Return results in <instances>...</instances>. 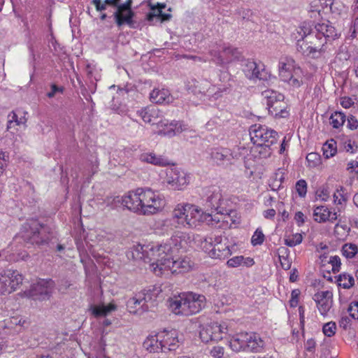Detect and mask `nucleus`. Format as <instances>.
Wrapping results in <instances>:
<instances>
[{
	"label": "nucleus",
	"instance_id": "nucleus-1",
	"mask_svg": "<svg viewBox=\"0 0 358 358\" xmlns=\"http://www.w3.org/2000/svg\"><path fill=\"white\" fill-rule=\"evenodd\" d=\"M298 52L303 56L318 59L327 52L328 44L338 39L341 33L332 23L327 20L313 25L310 22H302L292 33Z\"/></svg>",
	"mask_w": 358,
	"mask_h": 358
},
{
	"label": "nucleus",
	"instance_id": "nucleus-2",
	"mask_svg": "<svg viewBox=\"0 0 358 358\" xmlns=\"http://www.w3.org/2000/svg\"><path fill=\"white\" fill-rule=\"evenodd\" d=\"M141 249V258L149 264V269L157 276L187 273L193 268L190 257L185 256L175 259L169 245L145 244Z\"/></svg>",
	"mask_w": 358,
	"mask_h": 358
},
{
	"label": "nucleus",
	"instance_id": "nucleus-3",
	"mask_svg": "<svg viewBox=\"0 0 358 358\" xmlns=\"http://www.w3.org/2000/svg\"><path fill=\"white\" fill-rule=\"evenodd\" d=\"M122 204L140 215H151L161 212L165 205L164 196L150 188H137L122 197Z\"/></svg>",
	"mask_w": 358,
	"mask_h": 358
},
{
	"label": "nucleus",
	"instance_id": "nucleus-4",
	"mask_svg": "<svg viewBox=\"0 0 358 358\" xmlns=\"http://www.w3.org/2000/svg\"><path fill=\"white\" fill-rule=\"evenodd\" d=\"M220 222V220L213 217L212 214L203 212L199 206L189 203H178L173 208L171 217L164 221V224L171 227L195 228L201 222L208 224H214Z\"/></svg>",
	"mask_w": 358,
	"mask_h": 358
},
{
	"label": "nucleus",
	"instance_id": "nucleus-5",
	"mask_svg": "<svg viewBox=\"0 0 358 358\" xmlns=\"http://www.w3.org/2000/svg\"><path fill=\"white\" fill-rule=\"evenodd\" d=\"M206 305L203 295L193 292H183L169 299V308L176 315L189 317L199 313Z\"/></svg>",
	"mask_w": 358,
	"mask_h": 358
},
{
	"label": "nucleus",
	"instance_id": "nucleus-6",
	"mask_svg": "<svg viewBox=\"0 0 358 358\" xmlns=\"http://www.w3.org/2000/svg\"><path fill=\"white\" fill-rule=\"evenodd\" d=\"M204 197L206 206L222 215L231 216L236 213L231 208V202L223 196L222 190L217 187H210L205 189Z\"/></svg>",
	"mask_w": 358,
	"mask_h": 358
},
{
	"label": "nucleus",
	"instance_id": "nucleus-7",
	"mask_svg": "<svg viewBox=\"0 0 358 358\" xmlns=\"http://www.w3.org/2000/svg\"><path fill=\"white\" fill-rule=\"evenodd\" d=\"M209 55L214 63L224 66L238 59L240 53L237 48L220 41L210 46Z\"/></svg>",
	"mask_w": 358,
	"mask_h": 358
},
{
	"label": "nucleus",
	"instance_id": "nucleus-8",
	"mask_svg": "<svg viewBox=\"0 0 358 358\" xmlns=\"http://www.w3.org/2000/svg\"><path fill=\"white\" fill-rule=\"evenodd\" d=\"M262 96L266 100L268 113L275 117H286L289 115L287 104L285 101L282 94L272 90H267L262 92Z\"/></svg>",
	"mask_w": 358,
	"mask_h": 358
},
{
	"label": "nucleus",
	"instance_id": "nucleus-9",
	"mask_svg": "<svg viewBox=\"0 0 358 358\" xmlns=\"http://www.w3.org/2000/svg\"><path fill=\"white\" fill-rule=\"evenodd\" d=\"M228 324L225 322H210L201 327L199 336L204 343L218 342L228 334Z\"/></svg>",
	"mask_w": 358,
	"mask_h": 358
},
{
	"label": "nucleus",
	"instance_id": "nucleus-10",
	"mask_svg": "<svg viewBox=\"0 0 358 358\" xmlns=\"http://www.w3.org/2000/svg\"><path fill=\"white\" fill-rule=\"evenodd\" d=\"M250 136L254 145H274L278 138L275 130L261 124L253 125L250 129Z\"/></svg>",
	"mask_w": 358,
	"mask_h": 358
},
{
	"label": "nucleus",
	"instance_id": "nucleus-11",
	"mask_svg": "<svg viewBox=\"0 0 358 358\" xmlns=\"http://www.w3.org/2000/svg\"><path fill=\"white\" fill-rule=\"evenodd\" d=\"M23 280V275L17 270L6 269L0 272V287L4 294L16 291Z\"/></svg>",
	"mask_w": 358,
	"mask_h": 358
},
{
	"label": "nucleus",
	"instance_id": "nucleus-12",
	"mask_svg": "<svg viewBox=\"0 0 358 358\" xmlns=\"http://www.w3.org/2000/svg\"><path fill=\"white\" fill-rule=\"evenodd\" d=\"M166 182L171 189L182 191L189 183V175L181 168H170L166 171Z\"/></svg>",
	"mask_w": 358,
	"mask_h": 358
},
{
	"label": "nucleus",
	"instance_id": "nucleus-13",
	"mask_svg": "<svg viewBox=\"0 0 358 358\" xmlns=\"http://www.w3.org/2000/svg\"><path fill=\"white\" fill-rule=\"evenodd\" d=\"M43 225L38 220H29L22 226L20 231L23 239L31 244L41 245L47 243L48 241L40 236V229Z\"/></svg>",
	"mask_w": 358,
	"mask_h": 358
},
{
	"label": "nucleus",
	"instance_id": "nucleus-14",
	"mask_svg": "<svg viewBox=\"0 0 358 358\" xmlns=\"http://www.w3.org/2000/svg\"><path fill=\"white\" fill-rule=\"evenodd\" d=\"M156 295L150 289H143L129 299L127 306L130 313H136L138 311H146L148 309V303L155 300Z\"/></svg>",
	"mask_w": 358,
	"mask_h": 358
},
{
	"label": "nucleus",
	"instance_id": "nucleus-15",
	"mask_svg": "<svg viewBox=\"0 0 358 358\" xmlns=\"http://www.w3.org/2000/svg\"><path fill=\"white\" fill-rule=\"evenodd\" d=\"M55 282L52 280L39 279L29 290L27 296L34 300L43 301L50 296Z\"/></svg>",
	"mask_w": 358,
	"mask_h": 358
},
{
	"label": "nucleus",
	"instance_id": "nucleus-16",
	"mask_svg": "<svg viewBox=\"0 0 358 358\" xmlns=\"http://www.w3.org/2000/svg\"><path fill=\"white\" fill-rule=\"evenodd\" d=\"M334 294L331 290L320 291L316 292L313 300L321 315L327 317L332 309L334 305Z\"/></svg>",
	"mask_w": 358,
	"mask_h": 358
},
{
	"label": "nucleus",
	"instance_id": "nucleus-17",
	"mask_svg": "<svg viewBox=\"0 0 358 358\" xmlns=\"http://www.w3.org/2000/svg\"><path fill=\"white\" fill-rule=\"evenodd\" d=\"M244 72L250 80H268L271 77V74L265 68L264 64L257 63L255 61H248L247 62Z\"/></svg>",
	"mask_w": 358,
	"mask_h": 358
},
{
	"label": "nucleus",
	"instance_id": "nucleus-18",
	"mask_svg": "<svg viewBox=\"0 0 358 358\" xmlns=\"http://www.w3.org/2000/svg\"><path fill=\"white\" fill-rule=\"evenodd\" d=\"M236 156L227 148H215L211 149L210 159L217 166L228 167L234 163Z\"/></svg>",
	"mask_w": 358,
	"mask_h": 358
},
{
	"label": "nucleus",
	"instance_id": "nucleus-19",
	"mask_svg": "<svg viewBox=\"0 0 358 358\" xmlns=\"http://www.w3.org/2000/svg\"><path fill=\"white\" fill-rule=\"evenodd\" d=\"M157 134L163 136L172 137L187 129L186 126L178 121L169 122L167 120H161L157 124Z\"/></svg>",
	"mask_w": 358,
	"mask_h": 358
},
{
	"label": "nucleus",
	"instance_id": "nucleus-20",
	"mask_svg": "<svg viewBox=\"0 0 358 358\" xmlns=\"http://www.w3.org/2000/svg\"><path fill=\"white\" fill-rule=\"evenodd\" d=\"M162 352L174 351L179 347L178 334L176 330L159 331Z\"/></svg>",
	"mask_w": 358,
	"mask_h": 358
},
{
	"label": "nucleus",
	"instance_id": "nucleus-21",
	"mask_svg": "<svg viewBox=\"0 0 358 358\" xmlns=\"http://www.w3.org/2000/svg\"><path fill=\"white\" fill-rule=\"evenodd\" d=\"M29 322L21 315L13 316L5 319L3 322V327L8 330V334H15L22 332L28 327Z\"/></svg>",
	"mask_w": 358,
	"mask_h": 358
},
{
	"label": "nucleus",
	"instance_id": "nucleus-22",
	"mask_svg": "<svg viewBox=\"0 0 358 358\" xmlns=\"http://www.w3.org/2000/svg\"><path fill=\"white\" fill-rule=\"evenodd\" d=\"M134 16L135 13L133 10L124 9L120 7H117V9L113 13L115 22L119 27L126 24L130 28H134Z\"/></svg>",
	"mask_w": 358,
	"mask_h": 358
},
{
	"label": "nucleus",
	"instance_id": "nucleus-23",
	"mask_svg": "<svg viewBox=\"0 0 358 358\" xmlns=\"http://www.w3.org/2000/svg\"><path fill=\"white\" fill-rule=\"evenodd\" d=\"M299 66L296 61L289 57H282L278 64V75L282 82L287 80L290 73L299 68Z\"/></svg>",
	"mask_w": 358,
	"mask_h": 358
},
{
	"label": "nucleus",
	"instance_id": "nucleus-24",
	"mask_svg": "<svg viewBox=\"0 0 358 358\" xmlns=\"http://www.w3.org/2000/svg\"><path fill=\"white\" fill-rule=\"evenodd\" d=\"M313 219L318 223L334 222L338 218L337 213L333 212L326 206H315L313 213Z\"/></svg>",
	"mask_w": 358,
	"mask_h": 358
},
{
	"label": "nucleus",
	"instance_id": "nucleus-25",
	"mask_svg": "<svg viewBox=\"0 0 358 358\" xmlns=\"http://www.w3.org/2000/svg\"><path fill=\"white\" fill-rule=\"evenodd\" d=\"M186 234L182 232H178L171 236V238L166 242L163 243H150L149 244L155 245H169L172 253L179 252L180 250H185L187 246V241L186 240Z\"/></svg>",
	"mask_w": 358,
	"mask_h": 358
},
{
	"label": "nucleus",
	"instance_id": "nucleus-26",
	"mask_svg": "<svg viewBox=\"0 0 358 358\" xmlns=\"http://www.w3.org/2000/svg\"><path fill=\"white\" fill-rule=\"evenodd\" d=\"M139 159L142 162L150 164L157 166H166L173 165L169 159L164 155H156L154 152H143L139 156Z\"/></svg>",
	"mask_w": 358,
	"mask_h": 358
},
{
	"label": "nucleus",
	"instance_id": "nucleus-27",
	"mask_svg": "<svg viewBox=\"0 0 358 358\" xmlns=\"http://www.w3.org/2000/svg\"><path fill=\"white\" fill-rule=\"evenodd\" d=\"M247 352H261L264 350L265 342L255 332H248Z\"/></svg>",
	"mask_w": 358,
	"mask_h": 358
},
{
	"label": "nucleus",
	"instance_id": "nucleus-28",
	"mask_svg": "<svg viewBox=\"0 0 358 358\" xmlns=\"http://www.w3.org/2000/svg\"><path fill=\"white\" fill-rule=\"evenodd\" d=\"M248 332H241L234 335L229 341L230 348L236 352H247Z\"/></svg>",
	"mask_w": 358,
	"mask_h": 358
},
{
	"label": "nucleus",
	"instance_id": "nucleus-29",
	"mask_svg": "<svg viewBox=\"0 0 358 358\" xmlns=\"http://www.w3.org/2000/svg\"><path fill=\"white\" fill-rule=\"evenodd\" d=\"M208 254L211 258L224 259L230 256L231 255V252L229 245H227L225 243H222V242H219L214 245Z\"/></svg>",
	"mask_w": 358,
	"mask_h": 358
},
{
	"label": "nucleus",
	"instance_id": "nucleus-30",
	"mask_svg": "<svg viewBox=\"0 0 358 358\" xmlns=\"http://www.w3.org/2000/svg\"><path fill=\"white\" fill-rule=\"evenodd\" d=\"M161 339L159 338V332L155 335H150L146 338L143 342V347L150 352H162Z\"/></svg>",
	"mask_w": 358,
	"mask_h": 358
},
{
	"label": "nucleus",
	"instance_id": "nucleus-31",
	"mask_svg": "<svg viewBox=\"0 0 358 358\" xmlns=\"http://www.w3.org/2000/svg\"><path fill=\"white\" fill-rule=\"evenodd\" d=\"M304 72L303 69L299 66L296 68L289 76L287 80L284 83H287L290 87L293 88H299L303 84Z\"/></svg>",
	"mask_w": 358,
	"mask_h": 358
},
{
	"label": "nucleus",
	"instance_id": "nucleus-32",
	"mask_svg": "<svg viewBox=\"0 0 358 358\" xmlns=\"http://www.w3.org/2000/svg\"><path fill=\"white\" fill-rule=\"evenodd\" d=\"M255 264V261L251 257H245L243 255L234 257L227 262V265L229 268H236L238 266L251 267Z\"/></svg>",
	"mask_w": 358,
	"mask_h": 358
},
{
	"label": "nucleus",
	"instance_id": "nucleus-33",
	"mask_svg": "<svg viewBox=\"0 0 358 358\" xmlns=\"http://www.w3.org/2000/svg\"><path fill=\"white\" fill-rule=\"evenodd\" d=\"M159 110L155 106H148L138 111V115L146 123H151L159 117Z\"/></svg>",
	"mask_w": 358,
	"mask_h": 358
},
{
	"label": "nucleus",
	"instance_id": "nucleus-34",
	"mask_svg": "<svg viewBox=\"0 0 358 358\" xmlns=\"http://www.w3.org/2000/svg\"><path fill=\"white\" fill-rule=\"evenodd\" d=\"M150 101L156 103H163L170 101L169 91L165 89H154L150 96Z\"/></svg>",
	"mask_w": 358,
	"mask_h": 358
},
{
	"label": "nucleus",
	"instance_id": "nucleus-35",
	"mask_svg": "<svg viewBox=\"0 0 358 358\" xmlns=\"http://www.w3.org/2000/svg\"><path fill=\"white\" fill-rule=\"evenodd\" d=\"M116 309V306L113 303H109L107 306H94L91 308L92 315L96 317L106 316L109 313Z\"/></svg>",
	"mask_w": 358,
	"mask_h": 358
},
{
	"label": "nucleus",
	"instance_id": "nucleus-36",
	"mask_svg": "<svg viewBox=\"0 0 358 358\" xmlns=\"http://www.w3.org/2000/svg\"><path fill=\"white\" fill-rule=\"evenodd\" d=\"M346 121V115L341 111H335L329 117V123L334 129L341 128Z\"/></svg>",
	"mask_w": 358,
	"mask_h": 358
},
{
	"label": "nucleus",
	"instance_id": "nucleus-37",
	"mask_svg": "<svg viewBox=\"0 0 358 358\" xmlns=\"http://www.w3.org/2000/svg\"><path fill=\"white\" fill-rule=\"evenodd\" d=\"M338 286L343 289H350L355 285V279L352 275L343 273L337 278Z\"/></svg>",
	"mask_w": 358,
	"mask_h": 358
},
{
	"label": "nucleus",
	"instance_id": "nucleus-38",
	"mask_svg": "<svg viewBox=\"0 0 358 358\" xmlns=\"http://www.w3.org/2000/svg\"><path fill=\"white\" fill-rule=\"evenodd\" d=\"M273 145H254L252 151L255 153V157L267 158L271 155V147Z\"/></svg>",
	"mask_w": 358,
	"mask_h": 358
},
{
	"label": "nucleus",
	"instance_id": "nucleus-39",
	"mask_svg": "<svg viewBox=\"0 0 358 358\" xmlns=\"http://www.w3.org/2000/svg\"><path fill=\"white\" fill-rule=\"evenodd\" d=\"M285 169L279 168L275 171V172L273 173V176L271 178V183L270 184V185L272 187V189H277L280 187L281 184L285 180Z\"/></svg>",
	"mask_w": 358,
	"mask_h": 358
},
{
	"label": "nucleus",
	"instance_id": "nucleus-40",
	"mask_svg": "<svg viewBox=\"0 0 358 358\" xmlns=\"http://www.w3.org/2000/svg\"><path fill=\"white\" fill-rule=\"evenodd\" d=\"M346 189L343 186H338L333 194L335 205H344L348 201Z\"/></svg>",
	"mask_w": 358,
	"mask_h": 358
},
{
	"label": "nucleus",
	"instance_id": "nucleus-41",
	"mask_svg": "<svg viewBox=\"0 0 358 358\" xmlns=\"http://www.w3.org/2000/svg\"><path fill=\"white\" fill-rule=\"evenodd\" d=\"M322 151L325 158L334 157L337 152L336 142L334 139L327 141L322 146Z\"/></svg>",
	"mask_w": 358,
	"mask_h": 358
},
{
	"label": "nucleus",
	"instance_id": "nucleus-42",
	"mask_svg": "<svg viewBox=\"0 0 358 358\" xmlns=\"http://www.w3.org/2000/svg\"><path fill=\"white\" fill-rule=\"evenodd\" d=\"M26 118L25 117H18L17 114L12 111L9 115H8V125L7 129H10L12 127L15 126H20L22 124H24L26 123Z\"/></svg>",
	"mask_w": 358,
	"mask_h": 358
},
{
	"label": "nucleus",
	"instance_id": "nucleus-43",
	"mask_svg": "<svg viewBox=\"0 0 358 358\" xmlns=\"http://www.w3.org/2000/svg\"><path fill=\"white\" fill-rule=\"evenodd\" d=\"M350 227L341 222L337 223L334 227V235L338 240H345L350 232Z\"/></svg>",
	"mask_w": 358,
	"mask_h": 358
},
{
	"label": "nucleus",
	"instance_id": "nucleus-44",
	"mask_svg": "<svg viewBox=\"0 0 358 358\" xmlns=\"http://www.w3.org/2000/svg\"><path fill=\"white\" fill-rule=\"evenodd\" d=\"M342 254L348 259H352L358 253V246L354 243H345L341 250Z\"/></svg>",
	"mask_w": 358,
	"mask_h": 358
},
{
	"label": "nucleus",
	"instance_id": "nucleus-45",
	"mask_svg": "<svg viewBox=\"0 0 358 358\" xmlns=\"http://www.w3.org/2000/svg\"><path fill=\"white\" fill-rule=\"evenodd\" d=\"M165 3H158L157 5H152L150 6V9L152 12H150L147 15V20L148 21L153 20L154 17H159L162 13V10L165 8Z\"/></svg>",
	"mask_w": 358,
	"mask_h": 358
},
{
	"label": "nucleus",
	"instance_id": "nucleus-46",
	"mask_svg": "<svg viewBox=\"0 0 358 358\" xmlns=\"http://www.w3.org/2000/svg\"><path fill=\"white\" fill-rule=\"evenodd\" d=\"M303 241V236L300 233L293 234L286 236L285 238V243L289 247H294L299 245Z\"/></svg>",
	"mask_w": 358,
	"mask_h": 358
},
{
	"label": "nucleus",
	"instance_id": "nucleus-47",
	"mask_svg": "<svg viewBox=\"0 0 358 358\" xmlns=\"http://www.w3.org/2000/svg\"><path fill=\"white\" fill-rule=\"evenodd\" d=\"M265 240V236L261 228H257L251 238V244L253 246L261 245Z\"/></svg>",
	"mask_w": 358,
	"mask_h": 358
},
{
	"label": "nucleus",
	"instance_id": "nucleus-48",
	"mask_svg": "<svg viewBox=\"0 0 358 358\" xmlns=\"http://www.w3.org/2000/svg\"><path fill=\"white\" fill-rule=\"evenodd\" d=\"M306 161L309 167L315 168L321 164V157L316 152H310L307 155Z\"/></svg>",
	"mask_w": 358,
	"mask_h": 358
},
{
	"label": "nucleus",
	"instance_id": "nucleus-49",
	"mask_svg": "<svg viewBox=\"0 0 358 358\" xmlns=\"http://www.w3.org/2000/svg\"><path fill=\"white\" fill-rule=\"evenodd\" d=\"M322 331L326 336L331 337L336 331V324L334 322H329L323 325Z\"/></svg>",
	"mask_w": 358,
	"mask_h": 358
},
{
	"label": "nucleus",
	"instance_id": "nucleus-50",
	"mask_svg": "<svg viewBox=\"0 0 358 358\" xmlns=\"http://www.w3.org/2000/svg\"><path fill=\"white\" fill-rule=\"evenodd\" d=\"M307 182L305 180H298L295 185L296 192L300 197H305L307 193Z\"/></svg>",
	"mask_w": 358,
	"mask_h": 358
},
{
	"label": "nucleus",
	"instance_id": "nucleus-51",
	"mask_svg": "<svg viewBox=\"0 0 358 358\" xmlns=\"http://www.w3.org/2000/svg\"><path fill=\"white\" fill-rule=\"evenodd\" d=\"M301 290L299 289H294L291 292V297L289 301V304L291 308H296L299 306Z\"/></svg>",
	"mask_w": 358,
	"mask_h": 358
},
{
	"label": "nucleus",
	"instance_id": "nucleus-52",
	"mask_svg": "<svg viewBox=\"0 0 358 358\" xmlns=\"http://www.w3.org/2000/svg\"><path fill=\"white\" fill-rule=\"evenodd\" d=\"M317 197L323 201H327L331 196V192L328 187L323 186L317 190Z\"/></svg>",
	"mask_w": 358,
	"mask_h": 358
},
{
	"label": "nucleus",
	"instance_id": "nucleus-53",
	"mask_svg": "<svg viewBox=\"0 0 358 358\" xmlns=\"http://www.w3.org/2000/svg\"><path fill=\"white\" fill-rule=\"evenodd\" d=\"M329 264L331 266V271L334 273L339 271L341 266V259L338 256H333L328 261Z\"/></svg>",
	"mask_w": 358,
	"mask_h": 358
},
{
	"label": "nucleus",
	"instance_id": "nucleus-54",
	"mask_svg": "<svg viewBox=\"0 0 358 358\" xmlns=\"http://www.w3.org/2000/svg\"><path fill=\"white\" fill-rule=\"evenodd\" d=\"M348 312L355 320H358V301H352L348 308Z\"/></svg>",
	"mask_w": 358,
	"mask_h": 358
},
{
	"label": "nucleus",
	"instance_id": "nucleus-55",
	"mask_svg": "<svg viewBox=\"0 0 358 358\" xmlns=\"http://www.w3.org/2000/svg\"><path fill=\"white\" fill-rule=\"evenodd\" d=\"M210 355L214 358H222L224 355V348L220 345L214 346L210 350Z\"/></svg>",
	"mask_w": 358,
	"mask_h": 358
},
{
	"label": "nucleus",
	"instance_id": "nucleus-56",
	"mask_svg": "<svg viewBox=\"0 0 358 358\" xmlns=\"http://www.w3.org/2000/svg\"><path fill=\"white\" fill-rule=\"evenodd\" d=\"M51 90L47 93V96L49 99L53 98L57 93L63 94L64 91V87L62 86H57L55 84H52L50 85Z\"/></svg>",
	"mask_w": 358,
	"mask_h": 358
},
{
	"label": "nucleus",
	"instance_id": "nucleus-57",
	"mask_svg": "<svg viewBox=\"0 0 358 358\" xmlns=\"http://www.w3.org/2000/svg\"><path fill=\"white\" fill-rule=\"evenodd\" d=\"M355 103V99L353 97L350 96H342L340 99V104L341 106L344 108H351Z\"/></svg>",
	"mask_w": 358,
	"mask_h": 358
},
{
	"label": "nucleus",
	"instance_id": "nucleus-58",
	"mask_svg": "<svg viewBox=\"0 0 358 358\" xmlns=\"http://www.w3.org/2000/svg\"><path fill=\"white\" fill-rule=\"evenodd\" d=\"M347 127L350 130H355L358 128V120L355 116L350 115L346 119Z\"/></svg>",
	"mask_w": 358,
	"mask_h": 358
},
{
	"label": "nucleus",
	"instance_id": "nucleus-59",
	"mask_svg": "<svg viewBox=\"0 0 358 358\" xmlns=\"http://www.w3.org/2000/svg\"><path fill=\"white\" fill-rule=\"evenodd\" d=\"M7 158L8 156L6 155V152L0 150V176L3 175L6 167Z\"/></svg>",
	"mask_w": 358,
	"mask_h": 358
},
{
	"label": "nucleus",
	"instance_id": "nucleus-60",
	"mask_svg": "<svg viewBox=\"0 0 358 358\" xmlns=\"http://www.w3.org/2000/svg\"><path fill=\"white\" fill-rule=\"evenodd\" d=\"M92 3L94 6L96 11H103L106 9V5H108L105 0L102 2L101 0H92Z\"/></svg>",
	"mask_w": 358,
	"mask_h": 358
},
{
	"label": "nucleus",
	"instance_id": "nucleus-61",
	"mask_svg": "<svg viewBox=\"0 0 358 358\" xmlns=\"http://www.w3.org/2000/svg\"><path fill=\"white\" fill-rule=\"evenodd\" d=\"M281 266L285 270H288L291 268L292 262L286 257L279 256Z\"/></svg>",
	"mask_w": 358,
	"mask_h": 358
},
{
	"label": "nucleus",
	"instance_id": "nucleus-62",
	"mask_svg": "<svg viewBox=\"0 0 358 358\" xmlns=\"http://www.w3.org/2000/svg\"><path fill=\"white\" fill-rule=\"evenodd\" d=\"M357 148V146L355 145V142L350 140L345 141L344 143V148L347 152L353 153Z\"/></svg>",
	"mask_w": 358,
	"mask_h": 358
},
{
	"label": "nucleus",
	"instance_id": "nucleus-63",
	"mask_svg": "<svg viewBox=\"0 0 358 358\" xmlns=\"http://www.w3.org/2000/svg\"><path fill=\"white\" fill-rule=\"evenodd\" d=\"M262 214L265 219L273 220L276 215V211L273 208H270V209L264 210Z\"/></svg>",
	"mask_w": 358,
	"mask_h": 358
},
{
	"label": "nucleus",
	"instance_id": "nucleus-64",
	"mask_svg": "<svg viewBox=\"0 0 358 358\" xmlns=\"http://www.w3.org/2000/svg\"><path fill=\"white\" fill-rule=\"evenodd\" d=\"M304 217V214L301 211H298L295 213L294 220L298 226L301 227L303 224V223L305 222Z\"/></svg>",
	"mask_w": 358,
	"mask_h": 358
}]
</instances>
